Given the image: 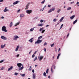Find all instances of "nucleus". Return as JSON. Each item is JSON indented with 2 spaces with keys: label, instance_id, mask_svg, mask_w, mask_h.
<instances>
[{
  "label": "nucleus",
  "instance_id": "obj_1",
  "mask_svg": "<svg viewBox=\"0 0 79 79\" xmlns=\"http://www.w3.org/2000/svg\"><path fill=\"white\" fill-rule=\"evenodd\" d=\"M17 65L18 66L19 68V71L22 70L24 68V67H23V65H22V66H22V64L21 63H18L17 64Z\"/></svg>",
  "mask_w": 79,
  "mask_h": 79
},
{
  "label": "nucleus",
  "instance_id": "obj_2",
  "mask_svg": "<svg viewBox=\"0 0 79 79\" xmlns=\"http://www.w3.org/2000/svg\"><path fill=\"white\" fill-rule=\"evenodd\" d=\"M2 31L5 32H6L8 31L7 30H6V27L5 26L2 27Z\"/></svg>",
  "mask_w": 79,
  "mask_h": 79
},
{
  "label": "nucleus",
  "instance_id": "obj_3",
  "mask_svg": "<svg viewBox=\"0 0 79 79\" xmlns=\"http://www.w3.org/2000/svg\"><path fill=\"white\" fill-rule=\"evenodd\" d=\"M42 40H38L37 41L35 42V44H40L41 42H42Z\"/></svg>",
  "mask_w": 79,
  "mask_h": 79
},
{
  "label": "nucleus",
  "instance_id": "obj_4",
  "mask_svg": "<svg viewBox=\"0 0 79 79\" xmlns=\"http://www.w3.org/2000/svg\"><path fill=\"white\" fill-rule=\"evenodd\" d=\"M32 12V10H26V13L27 14H31Z\"/></svg>",
  "mask_w": 79,
  "mask_h": 79
},
{
  "label": "nucleus",
  "instance_id": "obj_5",
  "mask_svg": "<svg viewBox=\"0 0 79 79\" xmlns=\"http://www.w3.org/2000/svg\"><path fill=\"white\" fill-rule=\"evenodd\" d=\"M19 37L18 36H15L14 37L13 40H17L18 39H19Z\"/></svg>",
  "mask_w": 79,
  "mask_h": 79
},
{
  "label": "nucleus",
  "instance_id": "obj_6",
  "mask_svg": "<svg viewBox=\"0 0 79 79\" xmlns=\"http://www.w3.org/2000/svg\"><path fill=\"white\" fill-rule=\"evenodd\" d=\"M44 56H40V55H39L38 57V58L39 59V61H41L43 59Z\"/></svg>",
  "mask_w": 79,
  "mask_h": 79
},
{
  "label": "nucleus",
  "instance_id": "obj_7",
  "mask_svg": "<svg viewBox=\"0 0 79 79\" xmlns=\"http://www.w3.org/2000/svg\"><path fill=\"white\" fill-rule=\"evenodd\" d=\"M1 38L2 39L4 40H7V38L3 36H1Z\"/></svg>",
  "mask_w": 79,
  "mask_h": 79
},
{
  "label": "nucleus",
  "instance_id": "obj_8",
  "mask_svg": "<svg viewBox=\"0 0 79 79\" xmlns=\"http://www.w3.org/2000/svg\"><path fill=\"white\" fill-rule=\"evenodd\" d=\"M20 2H19V1H17L15 2H14L13 3V5H17V4H18V3H19Z\"/></svg>",
  "mask_w": 79,
  "mask_h": 79
},
{
  "label": "nucleus",
  "instance_id": "obj_9",
  "mask_svg": "<svg viewBox=\"0 0 79 79\" xmlns=\"http://www.w3.org/2000/svg\"><path fill=\"white\" fill-rule=\"evenodd\" d=\"M13 66H11L10 68H9L8 69L7 71H11V70H12V69H13Z\"/></svg>",
  "mask_w": 79,
  "mask_h": 79
},
{
  "label": "nucleus",
  "instance_id": "obj_10",
  "mask_svg": "<svg viewBox=\"0 0 79 79\" xmlns=\"http://www.w3.org/2000/svg\"><path fill=\"white\" fill-rule=\"evenodd\" d=\"M19 45L17 46L15 50V52H18V49H19Z\"/></svg>",
  "mask_w": 79,
  "mask_h": 79
},
{
  "label": "nucleus",
  "instance_id": "obj_11",
  "mask_svg": "<svg viewBox=\"0 0 79 79\" xmlns=\"http://www.w3.org/2000/svg\"><path fill=\"white\" fill-rule=\"evenodd\" d=\"M32 78L33 79H35V74L33 73L32 74Z\"/></svg>",
  "mask_w": 79,
  "mask_h": 79
},
{
  "label": "nucleus",
  "instance_id": "obj_12",
  "mask_svg": "<svg viewBox=\"0 0 79 79\" xmlns=\"http://www.w3.org/2000/svg\"><path fill=\"white\" fill-rule=\"evenodd\" d=\"M9 11V10L7 9V7H5L4 10V12H6V11Z\"/></svg>",
  "mask_w": 79,
  "mask_h": 79
},
{
  "label": "nucleus",
  "instance_id": "obj_13",
  "mask_svg": "<svg viewBox=\"0 0 79 79\" xmlns=\"http://www.w3.org/2000/svg\"><path fill=\"white\" fill-rule=\"evenodd\" d=\"M20 16L21 18H23L24 16V14H22L20 15Z\"/></svg>",
  "mask_w": 79,
  "mask_h": 79
},
{
  "label": "nucleus",
  "instance_id": "obj_14",
  "mask_svg": "<svg viewBox=\"0 0 79 79\" xmlns=\"http://www.w3.org/2000/svg\"><path fill=\"white\" fill-rule=\"evenodd\" d=\"M19 22H17V23H16L15 25H14V26H17L19 25Z\"/></svg>",
  "mask_w": 79,
  "mask_h": 79
},
{
  "label": "nucleus",
  "instance_id": "obj_15",
  "mask_svg": "<svg viewBox=\"0 0 79 79\" xmlns=\"http://www.w3.org/2000/svg\"><path fill=\"white\" fill-rule=\"evenodd\" d=\"M75 17V15H73L72 16L70 17L71 19H74V18Z\"/></svg>",
  "mask_w": 79,
  "mask_h": 79
},
{
  "label": "nucleus",
  "instance_id": "obj_16",
  "mask_svg": "<svg viewBox=\"0 0 79 79\" xmlns=\"http://www.w3.org/2000/svg\"><path fill=\"white\" fill-rule=\"evenodd\" d=\"M5 45H6L5 44H4V45H3V44H2L1 45V48H4L5 47Z\"/></svg>",
  "mask_w": 79,
  "mask_h": 79
},
{
  "label": "nucleus",
  "instance_id": "obj_17",
  "mask_svg": "<svg viewBox=\"0 0 79 79\" xmlns=\"http://www.w3.org/2000/svg\"><path fill=\"white\" fill-rule=\"evenodd\" d=\"M64 19V17H62L60 19V20H59L60 22H62V21H63V19Z\"/></svg>",
  "mask_w": 79,
  "mask_h": 79
},
{
  "label": "nucleus",
  "instance_id": "obj_18",
  "mask_svg": "<svg viewBox=\"0 0 79 79\" xmlns=\"http://www.w3.org/2000/svg\"><path fill=\"white\" fill-rule=\"evenodd\" d=\"M12 26H13V22H11L10 24V27H12Z\"/></svg>",
  "mask_w": 79,
  "mask_h": 79
},
{
  "label": "nucleus",
  "instance_id": "obj_19",
  "mask_svg": "<svg viewBox=\"0 0 79 79\" xmlns=\"http://www.w3.org/2000/svg\"><path fill=\"white\" fill-rule=\"evenodd\" d=\"M33 39V38H32L31 39L29 40V41L30 42V41H31V43H32V42H33V41L32 40Z\"/></svg>",
  "mask_w": 79,
  "mask_h": 79
},
{
  "label": "nucleus",
  "instance_id": "obj_20",
  "mask_svg": "<svg viewBox=\"0 0 79 79\" xmlns=\"http://www.w3.org/2000/svg\"><path fill=\"white\" fill-rule=\"evenodd\" d=\"M54 66V65H52L51 68V70L52 73H53V67Z\"/></svg>",
  "mask_w": 79,
  "mask_h": 79
},
{
  "label": "nucleus",
  "instance_id": "obj_21",
  "mask_svg": "<svg viewBox=\"0 0 79 79\" xmlns=\"http://www.w3.org/2000/svg\"><path fill=\"white\" fill-rule=\"evenodd\" d=\"M77 19H76L73 23V24H76L77 22Z\"/></svg>",
  "mask_w": 79,
  "mask_h": 79
},
{
  "label": "nucleus",
  "instance_id": "obj_22",
  "mask_svg": "<svg viewBox=\"0 0 79 79\" xmlns=\"http://www.w3.org/2000/svg\"><path fill=\"white\" fill-rule=\"evenodd\" d=\"M44 25L42 23H40V24L38 25V26H43Z\"/></svg>",
  "mask_w": 79,
  "mask_h": 79
},
{
  "label": "nucleus",
  "instance_id": "obj_23",
  "mask_svg": "<svg viewBox=\"0 0 79 79\" xmlns=\"http://www.w3.org/2000/svg\"><path fill=\"white\" fill-rule=\"evenodd\" d=\"M34 28H32L30 29V31L31 32H32L34 31Z\"/></svg>",
  "mask_w": 79,
  "mask_h": 79
},
{
  "label": "nucleus",
  "instance_id": "obj_24",
  "mask_svg": "<svg viewBox=\"0 0 79 79\" xmlns=\"http://www.w3.org/2000/svg\"><path fill=\"white\" fill-rule=\"evenodd\" d=\"M43 75H44V76L45 77H46V76H47V75H46V73H45V72H44V73Z\"/></svg>",
  "mask_w": 79,
  "mask_h": 79
},
{
  "label": "nucleus",
  "instance_id": "obj_25",
  "mask_svg": "<svg viewBox=\"0 0 79 79\" xmlns=\"http://www.w3.org/2000/svg\"><path fill=\"white\" fill-rule=\"evenodd\" d=\"M57 20V19H54L53 20V21L54 22V23H55V22H56V20Z\"/></svg>",
  "mask_w": 79,
  "mask_h": 79
},
{
  "label": "nucleus",
  "instance_id": "obj_26",
  "mask_svg": "<svg viewBox=\"0 0 79 79\" xmlns=\"http://www.w3.org/2000/svg\"><path fill=\"white\" fill-rule=\"evenodd\" d=\"M48 70H49V69H48V68L46 70V74H48Z\"/></svg>",
  "mask_w": 79,
  "mask_h": 79
},
{
  "label": "nucleus",
  "instance_id": "obj_27",
  "mask_svg": "<svg viewBox=\"0 0 79 79\" xmlns=\"http://www.w3.org/2000/svg\"><path fill=\"white\" fill-rule=\"evenodd\" d=\"M60 11H61V9H59L57 11V13H60Z\"/></svg>",
  "mask_w": 79,
  "mask_h": 79
},
{
  "label": "nucleus",
  "instance_id": "obj_28",
  "mask_svg": "<svg viewBox=\"0 0 79 79\" xmlns=\"http://www.w3.org/2000/svg\"><path fill=\"white\" fill-rule=\"evenodd\" d=\"M36 60H37V56H36L33 60V61H35Z\"/></svg>",
  "mask_w": 79,
  "mask_h": 79
},
{
  "label": "nucleus",
  "instance_id": "obj_29",
  "mask_svg": "<svg viewBox=\"0 0 79 79\" xmlns=\"http://www.w3.org/2000/svg\"><path fill=\"white\" fill-rule=\"evenodd\" d=\"M25 75H26V74H20V75L22 77H24V76H25Z\"/></svg>",
  "mask_w": 79,
  "mask_h": 79
},
{
  "label": "nucleus",
  "instance_id": "obj_30",
  "mask_svg": "<svg viewBox=\"0 0 79 79\" xmlns=\"http://www.w3.org/2000/svg\"><path fill=\"white\" fill-rule=\"evenodd\" d=\"M43 29H44V27H42L41 28H40V32H41V31H42V30H43Z\"/></svg>",
  "mask_w": 79,
  "mask_h": 79
},
{
  "label": "nucleus",
  "instance_id": "obj_31",
  "mask_svg": "<svg viewBox=\"0 0 79 79\" xmlns=\"http://www.w3.org/2000/svg\"><path fill=\"white\" fill-rule=\"evenodd\" d=\"M42 36H39L38 38V39H42Z\"/></svg>",
  "mask_w": 79,
  "mask_h": 79
},
{
  "label": "nucleus",
  "instance_id": "obj_32",
  "mask_svg": "<svg viewBox=\"0 0 79 79\" xmlns=\"http://www.w3.org/2000/svg\"><path fill=\"white\" fill-rule=\"evenodd\" d=\"M45 0H44L43 1H42L41 2V4H44V2H45Z\"/></svg>",
  "mask_w": 79,
  "mask_h": 79
},
{
  "label": "nucleus",
  "instance_id": "obj_33",
  "mask_svg": "<svg viewBox=\"0 0 79 79\" xmlns=\"http://www.w3.org/2000/svg\"><path fill=\"white\" fill-rule=\"evenodd\" d=\"M30 4H31V3L29 2L26 5L27 6H29V5H30Z\"/></svg>",
  "mask_w": 79,
  "mask_h": 79
},
{
  "label": "nucleus",
  "instance_id": "obj_34",
  "mask_svg": "<svg viewBox=\"0 0 79 79\" xmlns=\"http://www.w3.org/2000/svg\"><path fill=\"white\" fill-rule=\"evenodd\" d=\"M18 74V73H14V75H15V76H17Z\"/></svg>",
  "mask_w": 79,
  "mask_h": 79
},
{
  "label": "nucleus",
  "instance_id": "obj_35",
  "mask_svg": "<svg viewBox=\"0 0 79 79\" xmlns=\"http://www.w3.org/2000/svg\"><path fill=\"white\" fill-rule=\"evenodd\" d=\"M71 7H68L67 9V10H71Z\"/></svg>",
  "mask_w": 79,
  "mask_h": 79
},
{
  "label": "nucleus",
  "instance_id": "obj_36",
  "mask_svg": "<svg viewBox=\"0 0 79 79\" xmlns=\"http://www.w3.org/2000/svg\"><path fill=\"white\" fill-rule=\"evenodd\" d=\"M47 44V43L45 42L44 44V46H45Z\"/></svg>",
  "mask_w": 79,
  "mask_h": 79
},
{
  "label": "nucleus",
  "instance_id": "obj_37",
  "mask_svg": "<svg viewBox=\"0 0 79 79\" xmlns=\"http://www.w3.org/2000/svg\"><path fill=\"white\" fill-rule=\"evenodd\" d=\"M52 10V9H50V10L48 11V13H51Z\"/></svg>",
  "mask_w": 79,
  "mask_h": 79
},
{
  "label": "nucleus",
  "instance_id": "obj_38",
  "mask_svg": "<svg viewBox=\"0 0 79 79\" xmlns=\"http://www.w3.org/2000/svg\"><path fill=\"white\" fill-rule=\"evenodd\" d=\"M45 30H43L41 32V33H44V32H45Z\"/></svg>",
  "mask_w": 79,
  "mask_h": 79
},
{
  "label": "nucleus",
  "instance_id": "obj_39",
  "mask_svg": "<svg viewBox=\"0 0 79 79\" xmlns=\"http://www.w3.org/2000/svg\"><path fill=\"white\" fill-rule=\"evenodd\" d=\"M4 61V60H2L0 61V63H3Z\"/></svg>",
  "mask_w": 79,
  "mask_h": 79
},
{
  "label": "nucleus",
  "instance_id": "obj_40",
  "mask_svg": "<svg viewBox=\"0 0 79 79\" xmlns=\"http://www.w3.org/2000/svg\"><path fill=\"white\" fill-rule=\"evenodd\" d=\"M5 69V68L4 67H2L1 68V70H3Z\"/></svg>",
  "mask_w": 79,
  "mask_h": 79
},
{
  "label": "nucleus",
  "instance_id": "obj_41",
  "mask_svg": "<svg viewBox=\"0 0 79 79\" xmlns=\"http://www.w3.org/2000/svg\"><path fill=\"white\" fill-rule=\"evenodd\" d=\"M28 6H26V7L25 8V10H28Z\"/></svg>",
  "mask_w": 79,
  "mask_h": 79
},
{
  "label": "nucleus",
  "instance_id": "obj_42",
  "mask_svg": "<svg viewBox=\"0 0 79 79\" xmlns=\"http://www.w3.org/2000/svg\"><path fill=\"white\" fill-rule=\"evenodd\" d=\"M55 8H53L52 9V11H55Z\"/></svg>",
  "mask_w": 79,
  "mask_h": 79
},
{
  "label": "nucleus",
  "instance_id": "obj_43",
  "mask_svg": "<svg viewBox=\"0 0 79 79\" xmlns=\"http://www.w3.org/2000/svg\"><path fill=\"white\" fill-rule=\"evenodd\" d=\"M63 24H62V25H61L60 29H61V28L63 27Z\"/></svg>",
  "mask_w": 79,
  "mask_h": 79
},
{
  "label": "nucleus",
  "instance_id": "obj_44",
  "mask_svg": "<svg viewBox=\"0 0 79 79\" xmlns=\"http://www.w3.org/2000/svg\"><path fill=\"white\" fill-rule=\"evenodd\" d=\"M35 56V55H34V54H33V55H32V58H34Z\"/></svg>",
  "mask_w": 79,
  "mask_h": 79
},
{
  "label": "nucleus",
  "instance_id": "obj_45",
  "mask_svg": "<svg viewBox=\"0 0 79 79\" xmlns=\"http://www.w3.org/2000/svg\"><path fill=\"white\" fill-rule=\"evenodd\" d=\"M53 45H54V44H51V47H52Z\"/></svg>",
  "mask_w": 79,
  "mask_h": 79
},
{
  "label": "nucleus",
  "instance_id": "obj_46",
  "mask_svg": "<svg viewBox=\"0 0 79 79\" xmlns=\"http://www.w3.org/2000/svg\"><path fill=\"white\" fill-rule=\"evenodd\" d=\"M21 11V10L20 9L18 10L17 11V13L19 12V11Z\"/></svg>",
  "mask_w": 79,
  "mask_h": 79
},
{
  "label": "nucleus",
  "instance_id": "obj_47",
  "mask_svg": "<svg viewBox=\"0 0 79 79\" xmlns=\"http://www.w3.org/2000/svg\"><path fill=\"white\" fill-rule=\"evenodd\" d=\"M40 23H43L44 22V21L42 20H41L40 21Z\"/></svg>",
  "mask_w": 79,
  "mask_h": 79
},
{
  "label": "nucleus",
  "instance_id": "obj_48",
  "mask_svg": "<svg viewBox=\"0 0 79 79\" xmlns=\"http://www.w3.org/2000/svg\"><path fill=\"white\" fill-rule=\"evenodd\" d=\"M74 3V2H70V4H73V3Z\"/></svg>",
  "mask_w": 79,
  "mask_h": 79
},
{
  "label": "nucleus",
  "instance_id": "obj_49",
  "mask_svg": "<svg viewBox=\"0 0 79 79\" xmlns=\"http://www.w3.org/2000/svg\"><path fill=\"white\" fill-rule=\"evenodd\" d=\"M44 51L45 52V53L46 52V48H44Z\"/></svg>",
  "mask_w": 79,
  "mask_h": 79
},
{
  "label": "nucleus",
  "instance_id": "obj_50",
  "mask_svg": "<svg viewBox=\"0 0 79 79\" xmlns=\"http://www.w3.org/2000/svg\"><path fill=\"white\" fill-rule=\"evenodd\" d=\"M32 72L33 73H34V69H33L32 70Z\"/></svg>",
  "mask_w": 79,
  "mask_h": 79
},
{
  "label": "nucleus",
  "instance_id": "obj_51",
  "mask_svg": "<svg viewBox=\"0 0 79 79\" xmlns=\"http://www.w3.org/2000/svg\"><path fill=\"white\" fill-rule=\"evenodd\" d=\"M31 68L32 67H31V66L30 67V68L29 69V70H31Z\"/></svg>",
  "mask_w": 79,
  "mask_h": 79
},
{
  "label": "nucleus",
  "instance_id": "obj_52",
  "mask_svg": "<svg viewBox=\"0 0 79 79\" xmlns=\"http://www.w3.org/2000/svg\"><path fill=\"white\" fill-rule=\"evenodd\" d=\"M4 18H5V17H3V16L1 17L2 19H4Z\"/></svg>",
  "mask_w": 79,
  "mask_h": 79
},
{
  "label": "nucleus",
  "instance_id": "obj_53",
  "mask_svg": "<svg viewBox=\"0 0 79 79\" xmlns=\"http://www.w3.org/2000/svg\"><path fill=\"white\" fill-rule=\"evenodd\" d=\"M60 55H61V53H59L58 56H60Z\"/></svg>",
  "mask_w": 79,
  "mask_h": 79
},
{
  "label": "nucleus",
  "instance_id": "obj_54",
  "mask_svg": "<svg viewBox=\"0 0 79 79\" xmlns=\"http://www.w3.org/2000/svg\"><path fill=\"white\" fill-rule=\"evenodd\" d=\"M14 6V4L11 5H10V7H12V6Z\"/></svg>",
  "mask_w": 79,
  "mask_h": 79
},
{
  "label": "nucleus",
  "instance_id": "obj_55",
  "mask_svg": "<svg viewBox=\"0 0 79 79\" xmlns=\"http://www.w3.org/2000/svg\"><path fill=\"white\" fill-rule=\"evenodd\" d=\"M3 2V0H0V2Z\"/></svg>",
  "mask_w": 79,
  "mask_h": 79
},
{
  "label": "nucleus",
  "instance_id": "obj_56",
  "mask_svg": "<svg viewBox=\"0 0 79 79\" xmlns=\"http://www.w3.org/2000/svg\"><path fill=\"white\" fill-rule=\"evenodd\" d=\"M50 6H51V5H49L48 6V7L49 8L50 7Z\"/></svg>",
  "mask_w": 79,
  "mask_h": 79
},
{
  "label": "nucleus",
  "instance_id": "obj_57",
  "mask_svg": "<svg viewBox=\"0 0 79 79\" xmlns=\"http://www.w3.org/2000/svg\"><path fill=\"white\" fill-rule=\"evenodd\" d=\"M59 57H60V56H57V60H58V59L59 58Z\"/></svg>",
  "mask_w": 79,
  "mask_h": 79
},
{
  "label": "nucleus",
  "instance_id": "obj_58",
  "mask_svg": "<svg viewBox=\"0 0 79 79\" xmlns=\"http://www.w3.org/2000/svg\"><path fill=\"white\" fill-rule=\"evenodd\" d=\"M37 51H35V52L34 53V55H35V54H36V53H37Z\"/></svg>",
  "mask_w": 79,
  "mask_h": 79
},
{
  "label": "nucleus",
  "instance_id": "obj_59",
  "mask_svg": "<svg viewBox=\"0 0 79 79\" xmlns=\"http://www.w3.org/2000/svg\"><path fill=\"white\" fill-rule=\"evenodd\" d=\"M32 50L31 51L29 52V54H31V52H32Z\"/></svg>",
  "mask_w": 79,
  "mask_h": 79
},
{
  "label": "nucleus",
  "instance_id": "obj_60",
  "mask_svg": "<svg viewBox=\"0 0 79 79\" xmlns=\"http://www.w3.org/2000/svg\"><path fill=\"white\" fill-rule=\"evenodd\" d=\"M17 57H18V56H19V54H18L17 56H16Z\"/></svg>",
  "mask_w": 79,
  "mask_h": 79
},
{
  "label": "nucleus",
  "instance_id": "obj_61",
  "mask_svg": "<svg viewBox=\"0 0 79 79\" xmlns=\"http://www.w3.org/2000/svg\"><path fill=\"white\" fill-rule=\"evenodd\" d=\"M69 34H68L67 35V38H68V36H69Z\"/></svg>",
  "mask_w": 79,
  "mask_h": 79
},
{
  "label": "nucleus",
  "instance_id": "obj_62",
  "mask_svg": "<svg viewBox=\"0 0 79 79\" xmlns=\"http://www.w3.org/2000/svg\"><path fill=\"white\" fill-rule=\"evenodd\" d=\"M54 66V69H55V68H56V67L55 66Z\"/></svg>",
  "mask_w": 79,
  "mask_h": 79
},
{
  "label": "nucleus",
  "instance_id": "obj_63",
  "mask_svg": "<svg viewBox=\"0 0 79 79\" xmlns=\"http://www.w3.org/2000/svg\"><path fill=\"white\" fill-rule=\"evenodd\" d=\"M48 26H49V25H47L46 26V27H48Z\"/></svg>",
  "mask_w": 79,
  "mask_h": 79
},
{
  "label": "nucleus",
  "instance_id": "obj_64",
  "mask_svg": "<svg viewBox=\"0 0 79 79\" xmlns=\"http://www.w3.org/2000/svg\"><path fill=\"white\" fill-rule=\"evenodd\" d=\"M79 2H77V5H78V4H79Z\"/></svg>",
  "mask_w": 79,
  "mask_h": 79
}]
</instances>
